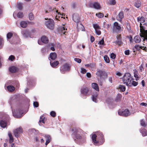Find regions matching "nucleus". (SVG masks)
Listing matches in <instances>:
<instances>
[{
	"label": "nucleus",
	"instance_id": "9b49d317",
	"mask_svg": "<svg viewBox=\"0 0 147 147\" xmlns=\"http://www.w3.org/2000/svg\"><path fill=\"white\" fill-rule=\"evenodd\" d=\"M67 29L65 28L64 26H61L59 28V31H61L62 36H63L67 35L66 34L67 32L65 31Z\"/></svg>",
	"mask_w": 147,
	"mask_h": 147
},
{
	"label": "nucleus",
	"instance_id": "338daca9",
	"mask_svg": "<svg viewBox=\"0 0 147 147\" xmlns=\"http://www.w3.org/2000/svg\"><path fill=\"white\" fill-rule=\"evenodd\" d=\"M76 5L75 3H73L72 4L71 6V7L72 8H75L76 7Z\"/></svg>",
	"mask_w": 147,
	"mask_h": 147
},
{
	"label": "nucleus",
	"instance_id": "4468645a",
	"mask_svg": "<svg viewBox=\"0 0 147 147\" xmlns=\"http://www.w3.org/2000/svg\"><path fill=\"white\" fill-rule=\"evenodd\" d=\"M88 91V89L86 87L82 88L81 90V92L82 94L84 95H86Z\"/></svg>",
	"mask_w": 147,
	"mask_h": 147
},
{
	"label": "nucleus",
	"instance_id": "393cba45",
	"mask_svg": "<svg viewBox=\"0 0 147 147\" xmlns=\"http://www.w3.org/2000/svg\"><path fill=\"white\" fill-rule=\"evenodd\" d=\"M96 135L95 134H94L92 136V139L93 141L95 143H97L98 142V141L96 140Z\"/></svg>",
	"mask_w": 147,
	"mask_h": 147
},
{
	"label": "nucleus",
	"instance_id": "774afa93",
	"mask_svg": "<svg viewBox=\"0 0 147 147\" xmlns=\"http://www.w3.org/2000/svg\"><path fill=\"white\" fill-rule=\"evenodd\" d=\"M48 10L50 12L53 10V9L52 8V7H49Z\"/></svg>",
	"mask_w": 147,
	"mask_h": 147
},
{
	"label": "nucleus",
	"instance_id": "49530a36",
	"mask_svg": "<svg viewBox=\"0 0 147 147\" xmlns=\"http://www.w3.org/2000/svg\"><path fill=\"white\" fill-rule=\"evenodd\" d=\"M12 112L13 116L15 117L20 118L22 116L20 115H17L15 112H13V111Z\"/></svg>",
	"mask_w": 147,
	"mask_h": 147
},
{
	"label": "nucleus",
	"instance_id": "680f3d73",
	"mask_svg": "<svg viewBox=\"0 0 147 147\" xmlns=\"http://www.w3.org/2000/svg\"><path fill=\"white\" fill-rule=\"evenodd\" d=\"M108 80L110 83H112L113 81L112 77H109L108 78Z\"/></svg>",
	"mask_w": 147,
	"mask_h": 147
},
{
	"label": "nucleus",
	"instance_id": "412c9836",
	"mask_svg": "<svg viewBox=\"0 0 147 147\" xmlns=\"http://www.w3.org/2000/svg\"><path fill=\"white\" fill-rule=\"evenodd\" d=\"M8 135L9 138V142L10 143H12L13 141V138L12 134L10 132H9Z\"/></svg>",
	"mask_w": 147,
	"mask_h": 147
},
{
	"label": "nucleus",
	"instance_id": "e433bc0d",
	"mask_svg": "<svg viewBox=\"0 0 147 147\" xmlns=\"http://www.w3.org/2000/svg\"><path fill=\"white\" fill-rule=\"evenodd\" d=\"M93 26L95 30H96L98 29H100V27L96 24H93Z\"/></svg>",
	"mask_w": 147,
	"mask_h": 147
},
{
	"label": "nucleus",
	"instance_id": "f8f14e48",
	"mask_svg": "<svg viewBox=\"0 0 147 147\" xmlns=\"http://www.w3.org/2000/svg\"><path fill=\"white\" fill-rule=\"evenodd\" d=\"M73 18L75 22L77 23H78L80 20L79 15L77 14H74L73 16Z\"/></svg>",
	"mask_w": 147,
	"mask_h": 147
},
{
	"label": "nucleus",
	"instance_id": "c756f323",
	"mask_svg": "<svg viewBox=\"0 0 147 147\" xmlns=\"http://www.w3.org/2000/svg\"><path fill=\"white\" fill-rule=\"evenodd\" d=\"M134 5L137 8H139L141 6V2L140 1H137L135 2Z\"/></svg>",
	"mask_w": 147,
	"mask_h": 147
},
{
	"label": "nucleus",
	"instance_id": "e2e57ef3",
	"mask_svg": "<svg viewBox=\"0 0 147 147\" xmlns=\"http://www.w3.org/2000/svg\"><path fill=\"white\" fill-rule=\"evenodd\" d=\"M129 51L128 50L125 51V54L126 55H129Z\"/></svg>",
	"mask_w": 147,
	"mask_h": 147
},
{
	"label": "nucleus",
	"instance_id": "4be33fe9",
	"mask_svg": "<svg viewBox=\"0 0 147 147\" xmlns=\"http://www.w3.org/2000/svg\"><path fill=\"white\" fill-rule=\"evenodd\" d=\"M41 40L42 42L44 43H47L49 42L48 37H41Z\"/></svg>",
	"mask_w": 147,
	"mask_h": 147
},
{
	"label": "nucleus",
	"instance_id": "ea45409f",
	"mask_svg": "<svg viewBox=\"0 0 147 147\" xmlns=\"http://www.w3.org/2000/svg\"><path fill=\"white\" fill-rule=\"evenodd\" d=\"M15 59V57L13 55H11L8 58V60L11 61H13Z\"/></svg>",
	"mask_w": 147,
	"mask_h": 147
},
{
	"label": "nucleus",
	"instance_id": "3c124183",
	"mask_svg": "<svg viewBox=\"0 0 147 147\" xmlns=\"http://www.w3.org/2000/svg\"><path fill=\"white\" fill-rule=\"evenodd\" d=\"M86 69L83 68H81V72L83 74L86 73Z\"/></svg>",
	"mask_w": 147,
	"mask_h": 147
},
{
	"label": "nucleus",
	"instance_id": "f3484780",
	"mask_svg": "<svg viewBox=\"0 0 147 147\" xmlns=\"http://www.w3.org/2000/svg\"><path fill=\"white\" fill-rule=\"evenodd\" d=\"M92 88L95 89L96 91H99V88L98 84L96 83H93L92 84Z\"/></svg>",
	"mask_w": 147,
	"mask_h": 147
},
{
	"label": "nucleus",
	"instance_id": "bb28decb",
	"mask_svg": "<svg viewBox=\"0 0 147 147\" xmlns=\"http://www.w3.org/2000/svg\"><path fill=\"white\" fill-rule=\"evenodd\" d=\"M121 98V94H118L116 97L115 99V101L116 102H118L120 101Z\"/></svg>",
	"mask_w": 147,
	"mask_h": 147
},
{
	"label": "nucleus",
	"instance_id": "20e7f679",
	"mask_svg": "<svg viewBox=\"0 0 147 147\" xmlns=\"http://www.w3.org/2000/svg\"><path fill=\"white\" fill-rule=\"evenodd\" d=\"M45 20H46L45 22V24L46 26L50 30H53L55 26V23L54 20L51 19H47L45 18Z\"/></svg>",
	"mask_w": 147,
	"mask_h": 147
},
{
	"label": "nucleus",
	"instance_id": "c03bdc74",
	"mask_svg": "<svg viewBox=\"0 0 147 147\" xmlns=\"http://www.w3.org/2000/svg\"><path fill=\"white\" fill-rule=\"evenodd\" d=\"M138 84V82L135 81H133L132 82H131V86H137Z\"/></svg>",
	"mask_w": 147,
	"mask_h": 147
},
{
	"label": "nucleus",
	"instance_id": "6e6d98bb",
	"mask_svg": "<svg viewBox=\"0 0 147 147\" xmlns=\"http://www.w3.org/2000/svg\"><path fill=\"white\" fill-rule=\"evenodd\" d=\"M74 59L78 63H80L81 62V60L80 59L75 58Z\"/></svg>",
	"mask_w": 147,
	"mask_h": 147
},
{
	"label": "nucleus",
	"instance_id": "37998d69",
	"mask_svg": "<svg viewBox=\"0 0 147 147\" xmlns=\"http://www.w3.org/2000/svg\"><path fill=\"white\" fill-rule=\"evenodd\" d=\"M141 125L142 126L145 127L146 126V122L144 120H142L141 121Z\"/></svg>",
	"mask_w": 147,
	"mask_h": 147
},
{
	"label": "nucleus",
	"instance_id": "f257e3e1",
	"mask_svg": "<svg viewBox=\"0 0 147 147\" xmlns=\"http://www.w3.org/2000/svg\"><path fill=\"white\" fill-rule=\"evenodd\" d=\"M133 78L129 73H127L125 74L122 78V80L124 84L129 86H131V82Z\"/></svg>",
	"mask_w": 147,
	"mask_h": 147
},
{
	"label": "nucleus",
	"instance_id": "09e8293b",
	"mask_svg": "<svg viewBox=\"0 0 147 147\" xmlns=\"http://www.w3.org/2000/svg\"><path fill=\"white\" fill-rule=\"evenodd\" d=\"M100 29H98L95 30V32L96 34L98 35H99L100 34L101 32L100 30Z\"/></svg>",
	"mask_w": 147,
	"mask_h": 147
},
{
	"label": "nucleus",
	"instance_id": "5fc2aeb1",
	"mask_svg": "<svg viewBox=\"0 0 147 147\" xmlns=\"http://www.w3.org/2000/svg\"><path fill=\"white\" fill-rule=\"evenodd\" d=\"M45 137L46 139V140H51V137L50 135H45Z\"/></svg>",
	"mask_w": 147,
	"mask_h": 147
},
{
	"label": "nucleus",
	"instance_id": "864d4df0",
	"mask_svg": "<svg viewBox=\"0 0 147 147\" xmlns=\"http://www.w3.org/2000/svg\"><path fill=\"white\" fill-rule=\"evenodd\" d=\"M98 44L100 45H104V40L103 38L100 41H99Z\"/></svg>",
	"mask_w": 147,
	"mask_h": 147
},
{
	"label": "nucleus",
	"instance_id": "bf43d9fd",
	"mask_svg": "<svg viewBox=\"0 0 147 147\" xmlns=\"http://www.w3.org/2000/svg\"><path fill=\"white\" fill-rule=\"evenodd\" d=\"M13 35L12 33L11 32H9L7 34L6 37H12Z\"/></svg>",
	"mask_w": 147,
	"mask_h": 147
},
{
	"label": "nucleus",
	"instance_id": "a211bd4d",
	"mask_svg": "<svg viewBox=\"0 0 147 147\" xmlns=\"http://www.w3.org/2000/svg\"><path fill=\"white\" fill-rule=\"evenodd\" d=\"M20 25L21 27L23 28H25L27 26V23L26 22L24 21H21L20 23Z\"/></svg>",
	"mask_w": 147,
	"mask_h": 147
},
{
	"label": "nucleus",
	"instance_id": "ddd939ff",
	"mask_svg": "<svg viewBox=\"0 0 147 147\" xmlns=\"http://www.w3.org/2000/svg\"><path fill=\"white\" fill-rule=\"evenodd\" d=\"M21 33L24 37H28L31 36L30 32L27 30L22 31Z\"/></svg>",
	"mask_w": 147,
	"mask_h": 147
},
{
	"label": "nucleus",
	"instance_id": "de8ad7c7",
	"mask_svg": "<svg viewBox=\"0 0 147 147\" xmlns=\"http://www.w3.org/2000/svg\"><path fill=\"white\" fill-rule=\"evenodd\" d=\"M22 3H19L18 4V8L20 10L22 9Z\"/></svg>",
	"mask_w": 147,
	"mask_h": 147
},
{
	"label": "nucleus",
	"instance_id": "052dcab7",
	"mask_svg": "<svg viewBox=\"0 0 147 147\" xmlns=\"http://www.w3.org/2000/svg\"><path fill=\"white\" fill-rule=\"evenodd\" d=\"M139 69L140 71L142 72L144 70V69L142 64L139 67Z\"/></svg>",
	"mask_w": 147,
	"mask_h": 147
},
{
	"label": "nucleus",
	"instance_id": "79ce46f5",
	"mask_svg": "<svg viewBox=\"0 0 147 147\" xmlns=\"http://www.w3.org/2000/svg\"><path fill=\"white\" fill-rule=\"evenodd\" d=\"M29 18L30 20H32L34 18L33 15L32 13H30L29 14Z\"/></svg>",
	"mask_w": 147,
	"mask_h": 147
},
{
	"label": "nucleus",
	"instance_id": "a19ab883",
	"mask_svg": "<svg viewBox=\"0 0 147 147\" xmlns=\"http://www.w3.org/2000/svg\"><path fill=\"white\" fill-rule=\"evenodd\" d=\"M96 15L97 17L100 18H101L104 16V14L102 13H96Z\"/></svg>",
	"mask_w": 147,
	"mask_h": 147
},
{
	"label": "nucleus",
	"instance_id": "f03ea898",
	"mask_svg": "<svg viewBox=\"0 0 147 147\" xmlns=\"http://www.w3.org/2000/svg\"><path fill=\"white\" fill-rule=\"evenodd\" d=\"M145 21V19L142 16L140 24V37H147V30H146V28H145L144 26H142V23H143Z\"/></svg>",
	"mask_w": 147,
	"mask_h": 147
},
{
	"label": "nucleus",
	"instance_id": "c85d7f7f",
	"mask_svg": "<svg viewBox=\"0 0 147 147\" xmlns=\"http://www.w3.org/2000/svg\"><path fill=\"white\" fill-rule=\"evenodd\" d=\"M140 132L142 134L143 136H144L147 135V131L146 129H143L140 131Z\"/></svg>",
	"mask_w": 147,
	"mask_h": 147
},
{
	"label": "nucleus",
	"instance_id": "2eb2a0df",
	"mask_svg": "<svg viewBox=\"0 0 147 147\" xmlns=\"http://www.w3.org/2000/svg\"><path fill=\"white\" fill-rule=\"evenodd\" d=\"M113 42L119 45H121L122 43L121 37H117V40L114 41Z\"/></svg>",
	"mask_w": 147,
	"mask_h": 147
},
{
	"label": "nucleus",
	"instance_id": "69168bd1",
	"mask_svg": "<svg viewBox=\"0 0 147 147\" xmlns=\"http://www.w3.org/2000/svg\"><path fill=\"white\" fill-rule=\"evenodd\" d=\"M86 76L88 78H90L91 77V74L90 73H86Z\"/></svg>",
	"mask_w": 147,
	"mask_h": 147
},
{
	"label": "nucleus",
	"instance_id": "dca6fc26",
	"mask_svg": "<svg viewBox=\"0 0 147 147\" xmlns=\"http://www.w3.org/2000/svg\"><path fill=\"white\" fill-rule=\"evenodd\" d=\"M97 136L99 137V140H100V141L103 142V136L100 132H98L97 134Z\"/></svg>",
	"mask_w": 147,
	"mask_h": 147
},
{
	"label": "nucleus",
	"instance_id": "a18cd8bd",
	"mask_svg": "<svg viewBox=\"0 0 147 147\" xmlns=\"http://www.w3.org/2000/svg\"><path fill=\"white\" fill-rule=\"evenodd\" d=\"M45 117H43V116H41L40 117V119L39 121V123L42 122L43 123H45L44 121V119Z\"/></svg>",
	"mask_w": 147,
	"mask_h": 147
},
{
	"label": "nucleus",
	"instance_id": "b1692460",
	"mask_svg": "<svg viewBox=\"0 0 147 147\" xmlns=\"http://www.w3.org/2000/svg\"><path fill=\"white\" fill-rule=\"evenodd\" d=\"M119 88L121 91L122 92L124 91L125 90V87L123 85H120L119 86Z\"/></svg>",
	"mask_w": 147,
	"mask_h": 147
},
{
	"label": "nucleus",
	"instance_id": "1a4fd4ad",
	"mask_svg": "<svg viewBox=\"0 0 147 147\" xmlns=\"http://www.w3.org/2000/svg\"><path fill=\"white\" fill-rule=\"evenodd\" d=\"M22 129L21 127H19L17 128L13 131V133L15 136L18 138L20 135V134L22 132Z\"/></svg>",
	"mask_w": 147,
	"mask_h": 147
},
{
	"label": "nucleus",
	"instance_id": "39448f33",
	"mask_svg": "<svg viewBox=\"0 0 147 147\" xmlns=\"http://www.w3.org/2000/svg\"><path fill=\"white\" fill-rule=\"evenodd\" d=\"M88 6L91 8H94L96 9H100V4L98 2H90L88 4Z\"/></svg>",
	"mask_w": 147,
	"mask_h": 147
},
{
	"label": "nucleus",
	"instance_id": "2f4dec72",
	"mask_svg": "<svg viewBox=\"0 0 147 147\" xmlns=\"http://www.w3.org/2000/svg\"><path fill=\"white\" fill-rule=\"evenodd\" d=\"M59 64V62L58 61H56L52 63L50 62V64L51 66L53 67L56 66Z\"/></svg>",
	"mask_w": 147,
	"mask_h": 147
},
{
	"label": "nucleus",
	"instance_id": "4d7b16f0",
	"mask_svg": "<svg viewBox=\"0 0 147 147\" xmlns=\"http://www.w3.org/2000/svg\"><path fill=\"white\" fill-rule=\"evenodd\" d=\"M110 57L111 58L114 59L115 58L116 55L114 53H111Z\"/></svg>",
	"mask_w": 147,
	"mask_h": 147
},
{
	"label": "nucleus",
	"instance_id": "72a5a7b5",
	"mask_svg": "<svg viewBox=\"0 0 147 147\" xmlns=\"http://www.w3.org/2000/svg\"><path fill=\"white\" fill-rule=\"evenodd\" d=\"M143 48V47L141 46H139L138 45H136L133 48V49L134 50V52H135V49L137 50H139L140 49H142Z\"/></svg>",
	"mask_w": 147,
	"mask_h": 147
},
{
	"label": "nucleus",
	"instance_id": "9d476101",
	"mask_svg": "<svg viewBox=\"0 0 147 147\" xmlns=\"http://www.w3.org/2000/svg\"><path fill=\"white\" fill-rule=\"evenodd\" d=\"M124 18V13L123 11H121L119 12L116 17L117 20L119 22H121L122 19Z\"/></svg>",
	"mask_w": 147,
	"mask_h": 147
},
{
	"label": "nucleus",
	"instance_id": "0eeeda50",
	"mask_svg": "<svg viewBox=\"0 0 147 147\" xmlns=\"http://www.w3.org/2000/svg\"><path fill=\"white\" fill-rule=\"evenodd\" d=\"M118 113L119 115L121 116H127L130 115V113L129 110L126 109L124 111H122L121 110H119Z\"/></svg>",
	"mask_w": 147,
	"mask_h": 147
},
{
	"label": "nucleus",
	"instance_id": "423d86ee",
	"mask_svg": "<svg viewBox=\"0 0 147 147\" xmlns=\"http://www.w3.org/2000/svg\"><path fill=\"white\" fill-rule=\"evenodd\" d=\"M121 29V27L118 23L117 22H115L114 23L113 28V32L114 33H118L120 31Z\"/></svg>",
	"mask_w": 147,
	"mask_h": 147
},
{
	"label": "nucleus",
	"instance_id": "6ab92c4d",
	"mask_svg": "<svg viewBox=\"0 0 147 147\" xmlns=\"http://www.w3.org/2000/svg\"><path fill=\"white\" fill-rule=\"evenodd\" d=\"M103 71H101L100 70H97L96 72V75L97 76L99 77L100 78H102V74Z\"/></svg>",
	"mask_w": 147,
	"mask_h": 147
},
{
	"label": "nucleus",
	"instance_id": "603ef678",
	"mask_svg": "<svg viewBox=\"0 0 147 147\" xmlns=\"http://www.w3.org/2000/svg\"><path fill=\"white\" fill-rule=\"evenodd\" d=\"M50 115L52 117H54L56 116V113L55 111H52L50 113Z\"/></svg>",
	"mask_w": 147,
	"mask_h": 147
},
{
	"label": "nucleus",
	"instance_id": "aec40b11",
	"mask_svg": "<svg viewBox=\"0 0 147 147\" xmlns=\"http://www.w3.org/2000/svg\"><path fill=\"white\" fill-rule=\"evenodd\" d=\"M51 59L52 60H55L57 57V54L55 53H51L50 55Z\"/></svg>",
	"mask_w": 147,
	"mask_h": 147
},
{
	"label": "nucleus",
	"instance_id": "13d9d810",
	"mask_svg": "<svg viewBox=\"0 0 147 147\" xmlns=\"http://www.w3.org/2000/svg\"><path fill=\"white\" fill-rule=\"evenodd\" d=\"M33 105L35 107H37L38 106V103L37 102H34L33 103Z\"/></svg>",
	"mask_w": 147,
	"mask_h": 147
},
{
	"label": "nucleus",
	"instance_id": "473e14b6",
	"mask_svg": "<svg viewBox=\"0 0 147 147\" xmlns=\"http://www.w3.org/2000/svg\"><path fill=\"white\" fill-rule=\"evenodd\" d=\"M134 41L136 43H139L141 41L140 37H134Z\"/></svg>",
	"mask_w": 147,
	"mask_h": 147
},
{
	"label": "nucleus",
	"instance_id": "5701e85b",
	"mask_svg": "<svg viewBox=\"0 0 147 147\" xmlns=\"http://www.w3.org/2000/svg\"><path fill=\"white\" fill-rule=\"evenodd\" d=\"M97 96L98 94L97 93H96L95 94H94L92 96V100L95 102H97V100L96 99Z\"/></svg>",
	"mask_w": 147,
	"mask_h": 147
},
{
	"label": "nucleus",
	"instance_id": "6e6552de",
	"mask_svg": "<svg viewBox=\"0 0 147 147\" xmlns=\"http://www.w3.org/2000/svg\"><path fill=\"white\" fill-rule=\"evenodd\" d=\"M60 69L61 73L64 74V71H67L69 70L70 67L69 64L67 63L65 64L62 67H61Z\"/></svg>",
	"mask_w": 147,
	"mask_h": 147
},
{
	"label": "nucleus",
	"instance_id": "0e129e2a",
	"mask_svg": "<svg viewBox=\"0 0 147 147\" xmlns=\"http://www.w3.org/2000/svg\"><path fill=\"white\" fill-rule=\"evenodd\" d=\"M46 51V49L45 48H44L42 49L41 52L42 53H44Z\"/></svg>",
	"mask_w": 147,
	"mask_h": 147
},
{
	"label": "nucleus",
	"instance_id": "8fccbe9b",
	"mask_svg": "<svg viewBox=\"0 0 147 147\" xmlns=\"http://www.w3.org/2000/svg\"><path fill=\"white\" fill-rule=\"evenodd\" d=\"M110 2L111 4L114 5L116 4L115 0H110Z\"/></svg>",
	"mask_w": 147,
	"mask_h": 147
},
{
	"label": "nucleus",
	"instance_id": "f704fd0d",
	"mask_svg": "<svg viewBox=\"0 0 147 147\" xmlns=\"http://www.w3.org/2000/svg\"><path fill=\"white\" fill-rule=\"evenodd\" d=\"M104 60L106 63H109L110 62L109 58L107 55H105L104 56Z\"/></svg>",
	"mask_w": 147,
	"mask_h": 147
},
{
	"label": "nucleus",
	"instance_id": "c9c22d12",
	"mask_svg": "<svg viewBox=\"0 0 147 147\" xmlns=\"http://www.w3.org/2000/svg\"><path fill=\"white\" fill-rule=\"evenodd\" d=\"M107 76H108L107 74V73H106L105 72L103 71L102 74V78L103 79H105L107 78Z\"/></svg>",
	"mask_w": 147,
	"mask_h": 147
},
{
	"label": "nucleus",
	"instance_id": "58836bf2",
	"mask_svg": "<svg viewBox=\"0 0 147 147\" xmlns=\"http://www.w3.org/2000/svg\"><path fill=\"white\" fill-rule=\"evenodd\" d=\"M17 17L19 18H22L23 17V14L22 12H19L17 15Z\"/></svg>",
	"mask_w": 147,
	"mask_h": 147
},
{
	"label": "nucleus",
	"instance_id": "4c0bfd02",
	"mask_svg": "<svg viewBox=\"0 0 147 147\" xmlns=\"http://www.w3.org/2000/svg\"><path fill=\"white\" fill-rule=\"evenodd\" d=\"M3 45V40L2 38L0 37V48H2Z\"/></svg>",
	"mask_w": 147,
	"mask_h": 147
},
{
	"label": "nucleus",
	"instance_id": "7ed1b4c3",
	"mask_svg": "<svg viewBox=\"0 0 147 147\" xmlns=\"http://www.w3.org/2000/svg\"><path fill=\"white\" fill-rule=\"evenodd\" d=\"M72 131H73L72 135L75 140L82 138V136L79 134V133H81L82 131L81 129L78 128H74L72 129Z\"/></svg>",
	"mask_w": 147,
	"mask_h": 147
},
{
	"label": "nucleus",
	"instance_id": "7c9ffc66",
	"mask_svg": "<svg viewBox=\"0 0 147 147\" xmlns=\"http://www.w3.org/2000/svg\"><path fill=\"white\" fill-rule=\"evenodd\" d=\"M0 125L1 127L3 128H5L6 125L5 122L3 120H1L0 122Z\"/></svg>",
	"mask_w": 147,
	"mask_h": 147
},
{
	"label": "nucleus",
	"instance_id": "a878e982",
	"mask_svg": "<svg viewBox=\"0 0 147 147\" xmlns=\"http://www.w3.org/2000/svg\"><path fill=\"white\" fill-rule=\"evenodd\" d=\"M9 70L12 73L14 72L17 70V68L15 66H12L9 68Z\"/></svg>",
	"mask_w": 147,
	"mask_h": 147
},
{
	"label": "nucleus",
	"instance_id": "cd10ccee",
	"mask_svg": "<svg viewBox=\"0 0 147 147\" xmlns=\"http://www.w3.org/2000/svg\"><path fill=\"white\" fill-rule=\"evenodd\" d=\"M7 88L9 91L11 92L13 91L15 89V88L12 86H7Z\"/></svg>",
	"mask_w": 147,
	"mask_h": 147
}]
</instances>
